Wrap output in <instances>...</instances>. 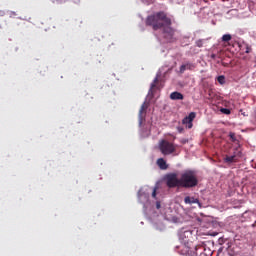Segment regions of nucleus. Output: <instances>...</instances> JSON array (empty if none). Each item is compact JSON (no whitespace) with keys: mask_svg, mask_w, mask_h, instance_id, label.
I'll return each mask as SVG.
<instances>
[{"mask_svg":"<svg viewBox=\"0 0 256 256\" xmlns=\"http://www.w3.org/2000/svg\"><path fill=\"white\" fill-rule=\"evenodd\" d=\"M141 1H142V3H147V4L153 3V0H141Z\"/></svg>","mask_w":256,"mask_h":256,"instance_id":"19","label":"nucleus"},{"mask_svg":"<svg viewBox=\"0 0 256 256\" xmlns=\"http://www.w3.org/2000/svg\"><path fill=\"white\" fill-rule=\"evenodd\" d=\"M216 57H217V55H215V54L211 55V59H215Z\"/></svg>","mask_w":256,"mask_h":256,"instance_id":"23","label":"nucleus"},{"mask_svg":"<svg viewBox=\"0 0 256 256\" xmlns=\"http://www.w3.org/2000/svg\"><path fill=\"white\" fill-rule=\"evenodd\" d=\"M159 149H160L162 155H172V153H175V151H177L175 144L171 143L167 140L160 141Z\"/></svg>","mask_w":256,"mask_h":256,"instance_id":"3","label":"nucleus"},{"mask_svg":"<svg viewBox=\"0 0 256 256\" xmlns=\"http://www.w3.org/2000/svg\"><path fill=\"white\" fill-rule=\"evenodd\" d=\"M184 235H187V236H188V235H191V231H185V232H184Z\"/></svg>","mask_w":256,"mask_h":256,"instance_id":"22","label":"nucleus"},{"mask_svg":"<svg viewBox=\"0 0 256 256\" xmlns=\"http://www.w3.org/2000/svg\"><path fill=\"white\" fill-rule=\"evenodd\" d=\"M225 161H226V163H237V156H235V155L226 156Z\"/></svg>","mask_w":256,"mask_h":256,"instance_id":"9","label":"nucleus"},{"mask_svg":"<svg viewBox=\"0 0 256 256\" xmlns=\"http://www.w3.org/2000/svg\"><path fill=\"white\" fill-rule=\"evenodd\" d=\"M217 81L220 83V85H225V76H218Z\"/></svg>","mask_w":256,"mask_h":256,"instance_id":"13","label":"nucleus"},{"mask_svg":"<svg viewBox=\"0 0 256 256\" xmlns=\"http://www.w3.org/2000/svg\"><path fill=\"white\" fill-rule=\"evenodd\" d=\"M157 187H154L153 188V191H152V197H153V199H157Z\"/></svg>","mask_w":256,"mask_h":256,"instance_id":"17","label":"nucleus"},{"mask_svg":"<svg viewBox=\"0 0 256 256\" xmlns=\"http://www.w3.org/2000/svg\"><path fill=\"white\" fill-rule=\"evenodd\" d=\"M157 165L158 167H160V169H163V170L167 169V162L163 158H159L157 160Z\"/></svg>","mask_w":256,"mask_h":256,"instance_id":"8","label":"nucleus"},{"mask_svg":"<svg viewBox=\"0 0 256 256\" xmlns=\"http://www.w3.org/2000/svg\"><path fill=\"white\" fill-rule=\"evenodd\" d=\"M229 137H230V141H232V143H239V140H237V137L235 136V133L230 132Z\"/></svg>","mask_w":256,"mask_h":256,"instance_id":"12","label":"nucleus"},{"mask_svg":"<svg viewBox=\"0 0 256 256\" xmlns=\"http://www.w3.org/2000/svg\"><path fill=\"white\" fill-rule=\"evenodd\" d=\"M180 143H182V145H185V143H189V140L183 138L180 140Z\"/></svg>","mask_w":256,"mask_h":256,"instance_id":"18","label":"nucleus"},{"mask_svg":"<svg viewBox=\"0 0 256 256\" xmlns=\"http://www.w3.org/2000/svg\"><path fill=\"white\" fill-rule=\"evenodd\" d=\"M179 133L183 131V128H178Z\"/></svg>","mask_w":256,"mask_h":256,"instance_id":"24","label":"nucleus"},{"mask_svg":"<svg viewBox=\"0 0 256 256\" xmlns=\"http://www.w3.org/2000/svg\"><path fill=\"white\" fill-rule=\"evenodd\" d=\"M195 44H196V47H203V39H199V40H197L196 42H195Z\"/></svg>","mask_w":256,"mask_h":256,"instance_id":"15","label":"nucleus"},{"mask_svg":"<svg viewBox=\"0 0 256 256\" xmlns=\"http://www.w3.org/2000/svg\"><path fill=\"white\" fill-rule=\"evenodd\" d=\"M231 39H232L231 34H224V35L222 36V41H223L224 43H229V41H231Z\"/></svg>","mask_w":256,"mask_h":256,"instance_id":"11","label":"nucleus"},{"mask_svg":"<svg viewBox=\"0 0 256 256\" xmlns=\"http://www.w3.org/2000/svg\"><path fill=\"white\" fill-rule=\"evenodd\" d=\"M149 105H147V102H144L141 105V108L139 110V119H140V123L143 121V119H145V113L148 109Z\"/></svg>","mask_w":256,"mask_h":256,"instance_id":"6","label":"nucleus"},{"mask_svg":"<svg viewBox=\"0 0 256 256\" xmlns=\"http://www.w3.org/2000/svg\"><path fill=\"white\" fill-rule=\"evenodd\" d=\"M146 25L152 27L154 31L162 29L163 39L168 41V43L175 41V29L171 27L173 22L169 16H167V13L160 11L148 16L146 18Z\"/></svg>","mask_w":256,"mask_h":256,"instance_id":"1","label":"nucleus"},{"mask_svg":"<svg viewBox=\"0 0 256 256\" xmlns=\"http://www.w3.org/2000/svg\"><path fill=\"white\" fill-rule=\"evenodd\" d=\"M187 69H191V64H184L180 66V73H185V71H187Z\"/></svg>","mask_w":256,"mask_h":256,"instance_id":"10","label":"nucleus"},{"mask_svg":"<svg viewBox=\"0 0 256 256\" xmlns=\"http://www.w3.org/2000/svg\"><path fill=\"white\" fill-rule=\"evenodd\" d=\"M159 81V78H155L153 83L151 84V89H155V87H157V83Z\"/></svg>","mask_w":256,"mask_h":256,"instance_id":"16","label":"nucleus"},{"mask_svg":"<svg viewBox=\"0 0 256 256\" xmlns=\"http://www.w3.org/2000/svg\"><path fill=\"white\" fill-rule=\"evenodd\" d=\"M220 111H221V113H223L224 115H231V110H230V109L221 108Z\"/></svg>","mask_w":256,"mask_h":256,"instance_id":"14","label":"nucleus"},{"mask_svg":"<svg viewBox=\"0 0 256 256\" xmlns=\"http://www.w3.org/2000/svg\"><path fill=\"white\" fill-rule=\"evenodd\" d=\"M245 52H246V53H251V47L247 46Z\"/></svg>","mask_w":256,"mask_h":256,"instance_id":"20","label":"nucleus"},{"mask_svg":"<svg viewBox=\"0 0 256 256\" xmlns=\"http://www.w3.org/2000/svg\"><path fill=\"white\" fill-rule=\"evenodd\" d=\"M195 117H197V113L191 112L182 120V124L186 125L188 129H193V121H195Z\"/></svg>","mask_w":256,"mask_h":256,"instance_id":"4","label":"nucleus"},{"mask_svg":"<svg viewBox=\"0 0 256 256\" xmlns=\"http://www.w3.org/2000/svg\"><path fill=\"white\" fill-rule=\"evenodd\" d=\"M184 203L186 205H193L196 203L197 205H199V207H201V202H199V200L195 197L186 196L184 198Z\"/></svg>","mask_w":256,"mask_h":256,"instance_id":"5","label":"nucleus"},{"mask_svg":"<svg viewBox=\"0 0 256 256\" xmlns=\"http://www.w3.org/2000/svg\"><path fill=\"white\" fill-rule=\"evenodd\" d=\"M166 185L170 189L175 187H182L183 189H193L199 185L197 174L193 170H185L180 174V178L177 173H170L166 176Z\"/></svg>","mask_w":256,"mask_h":256,"instance_id":"2","label":"nucleus"},{"mask_svg":"<svg viewBox=\"0 0 256 256\" xmlns=\"http://www.w3.org/2000/svg\"><path fill=\"white\" fill-rule=\"evenodd\" d=\"M170 99H172V101H183V94H181V92H172Z\"/></svg>","mask_w":256,"mask_h":256,"instance_id":"7","label":"nucleus"},{"mask_svg":"<svg viewBox=\"0 0 256 256\" xmlns=\"http://www.w3.org/2000/svg\"><path fill=\"white\" fill-rule=\"evenodd\" d=\"M156 208L161 209V202L156 203Z\"/></svg>","mask_w":256,"mask_h":256,"instance_id":"21","label":"nucleus"}]
</instances>
